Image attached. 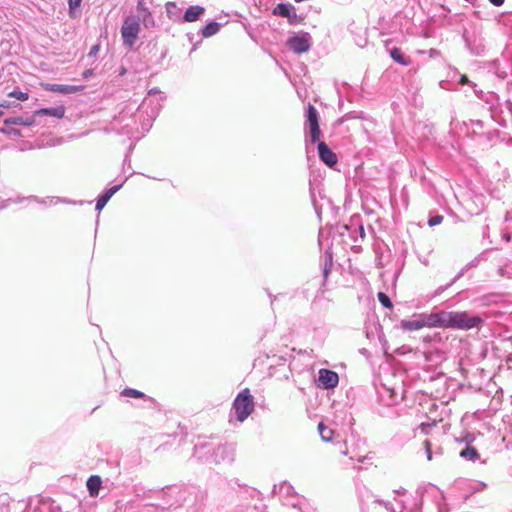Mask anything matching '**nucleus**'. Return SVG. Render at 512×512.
I'll use <instances>...</instances> for the list:
<instances>
[{"mask_svg":"<svg viewBox=\"0 0 512 512\" xmlns=\"http://www.w3.org/2000/svg\"><path fill=\"white\" fill-rule=\"evenodd\" d=\"M232 410L239 422H244L254 411V399L248 388L243 389L234 399Z\"/></svg>","mask_w":512,"mask_h":512,"instance_id":"obj_3","label":"nucleus"},{"mask_svg":"<svg viewBox=\"0 0 512 512\" xmlns=\"http://www.w3.org/2000/svg\"><path fill=\"white\" fill-rule=\"evenodd\" d=\"M321 266L325 283L333 266V256L330 249H327L323 256L321 257Z\"/></svg>","mask_w":512,"mask_h":512,"instance_id":"obj_18","label":"nucleus"},{"mask_svg":"<svg viewBox=\"0 0 512 512\" xmlns=\"http://www.w3.org/2000/svg\"><path fill=\"white\" fill-rule=\"evenodd\" d=\"M317 148L319 158L323 163H325L328 167H333L337 164V155L328 147L325 142L319 141Z\"/></svg>","mask_w":512,"mask_h":512,"instance_id":"obj_10","label":"nucleus"},{"mask_svg":"<svg viewBox=\"0 0 512 512\" xmlns=\"http://www.w3.org/2000/svg\"><path fill=\"white\" fill-rule=\"evenodd\" d=\"M478 437H482V434L479 432L463 431L459 436H456L454 440L459 445L464 444L465 448H473L471 445Z\"/></svg>","mask_w":512,"mask_h":512,"instance_id":"obj_14","label":"nucleus"},{"mask_svg":"<svg viewBox=\"0 0 512 512\" xmlns=\"http://www.w3.org/2000/svg\"><path fill=\"white\" fill-rule=\"evenodd\" d=\"M205 12V8L200 5L189 6L183 16L184 21L194 22Z\"/></svg>","mask_w":512,"mask_h":512,"instance_id":"obj_17","label":"nucleus"},{"mask_svg":"<svg viewBox=\"0 0 512 512\" xmlns=\"http://www.w3.org/2000/svg\"><path fill=\"white\" fill-rule=\"evenodd\" d=\"M351 236L352 238L354 239V241H357V238L355 236H353V234L351 233Z\"/></svg>","mask_w":512,"mask_h":512,"instance_id":"obj_49","label":"nucleus"},{"mask_svg":"<svg viewBox=\"0 0 512 512\" xmlns=\"http://www.w3.org/2000/svg\"><path fill=\"white\" fill-rule=\"evenodd\" d=\"M311 199H312V202H313V205H314V208H315V211L318 215H320V211L316 205V201H315V195L313 192H311Z\"/></svg>","mask_w":512,"mask_h":512,"instance_id":"obj_40","label":"nucleus"},{"mask_svg":"<svg viewBox=\"0 0 512 512\" xmlns=\"http://www.w3.org/2000/svg\"><path fill=\"white\" fill-rule=\"evenodd\" d=\"M424 327H442L446 328L447 311H439L436 313L420 314Z\"/></svg>","mask_w":512,"mask_h":512,"instance_id":"obj_8","label":"nucleus"},{"mask_svg":"<svg viewBox=\"0 0 512 512\" xmlns=\"http://www.w3.org/2000/svg\"><path fill=\"white\" fill-rule=\"evenodd\" d=\"M2 115H3V112H2V111H0V117H1Z\"/></svg>","mask_w":512,"mask_h":512,"instance_id":"obj_50","label":"nucleus"},{"mask_svg":"<svg viewBox=\"0 0 512 512\" xmlns=\"http://www.w3.org/2000/svg\"><path fill=\"white\" fill-rule=\"evenodd\" d=\"M504 221L505 222H510L512 221V212L511 211H507L505 216H504Z\"/></svg>","mask_w":512,"mask_h":512,"instance_id":"obj_41","label":"nucleus"},{"mask_svg":"<svg viewBox=\"0 0 512 512\" xmlns=\"http://www.w3.org/2000/svg\"><path fill=\"white\" fill-rule=\"evenodd\" d=\"M354 225L356 226L355 231H357L359 233V236H360L361 239H364V237H365L364 227H363L362 224L358 223V219H352L351 220V225L350 226L346 225L345 228L347 230H350L352 228V226H354Z\"/></svg>","mask_w":512,"mask_h":512,"instance_id":"obj_27","label":"nucleus"},{"mask_svg":"<svg viewBox=\"0 0 512 512\" xmlns=\"http://www.w3.org/2000/svg\"><path fill=\"white\" fill-rule=\"evenodd\" d=\"M125 73H126V69H125V68H121V70H120V73H119V74H120V75H124Z\"/></svg>","mask_w":512,"mask_h":512,"instance_id":"obj_47","label":"nucleus"},{"mask_svg":"<svg viewBox=\"0 0 512 512\" xmlns=\"http://www.w3.org/2000/svg\"><path fill=\"white\" fill-rule=\"evenodd\" d=\"M171 8H176L175 3L169 2V3L167 4V13H168V14H170V13H171V10H170Z\"/></svg>","mask_w":512,"mask_h":512,"instance_id":"obj_44","label":"nucleus"},{"mask_svg":"<svg viewBox=\"0 0 512 512\" xmlns=\"http://www.w3.org/2000/svg\"><path fill=\"white\" fill-rule=\"evenodd\" d=\"M127 179L128 177H126L121 183L104 190L96 200L95 210L100 212L106 206L111 197L122 188Z\"/></svg>","mask_w":512,"mask_h":512,"instance_id":"obj_13","label":"nucleus"},{"mask_svg":"<svg viewBox=\"0 0 512 512\" xmlns=\"http://www.w3.org/2000/svg\"><path fill=\"white\" fill-rule=\"evenodd\" d=\"M377 297L383 307L391 308L393 306L390 297L387 294H385L384 292H379Z\"/></svg>","mask_w":512,"mask_h":512,"instance_id":"obj_28","label":"nucleus"},{"mask_svg":"<svg viewBox=\"0 0 512 512\" xmlns=\"http://www.w3.org/2000/svg\"><path fill=\"white\" fill-rule=\"evenodd\" d=\"M148 8L145 6V3L143 0L137 1L136 11L137 14L146 11Z\"/></svg>","mask_w":512,"mask_h":512,"instance_id":"obj_35","label":"nucleus"},{"mask_svg":"<svg viewBox=\"0 0 512 512\" xmlns=\"http://www.w3.org/2000/svg\"><path fill=\"white\" fill-rule=\"evenodd\" d=\"M82 0H68L69 15L71 18L76 17L75 10L80 7Z\"/></svg>","mask_w":512,"mask_h":512,"instance_id":"obj_30","label":"nucleus"},{"mask_svg":"<svg viewBox=\"0 0 512 512\" xmlns=\"http://www.w3.org/2000/svg\"><path fill=\"white\" fill-rule=\"evenodd\" d=\"M307 124L311 143L319 142L321 131L319 127V115L317 109L309 104L306 110Z\"/></svg>","mask_w":512,"mask_h":512,"instance_id":"obj_6","label":"nucleus"},{"mask_svg":"<svg viewBox=\"0 0 512 512\" xmlns=\"http://www.w3.org/2000/svg\"><path fill=\"white\" fill-rule=\"evenodd\" d=\"M450 424L443 419L422 422L413 430V437L420 441L423 448L439 447L448 437Z\"/></svg>","mask_w":512,"mask_h":512,"instance_id":"obj_1","label":"nucleus"},{"mask_svg":"<svg viewBox=\"0 0 512 512\" xmlns=\"http://www.w3.org/2000/svg\"><path fill=\"white\" fill-rule=\"evenodd\" d=\"M460 456L472 461L479 457L477 450H461Z\"/></svg>","mask_w":512,"mask_h":512,"instance_id":"obj_31","label":"nucleus"},{"mask_svg":"<svg viewBox=\"0 0 512 512\" xmlns=\"http://www.w3.org/2000/svg\"><path fill=\"white\" fill-rule=\"evenodd\" d=\"M463 274H464V272H463V270H461V271H460V272H459V273H458V274H457V275L452 279V281H451V282L446 286V288H447V287H449V286H451L453 283H455V282H456L460 277H462V276H463Z\"/></svg>","mask_w":512,"mask_h":512,"instance_id":"obj_38","label":"nucleus"},{"mask_svg":"<svg viewBox=\"0 0 512 512\" xmlns=\"http://www.w3.org/2000/svg\"><path fill=\"white\" fill-rule=\"evenodd\" d=\"M121 395L124 396V397H130V398H145L146 395L137 390V389H134V388H124L122 391H121Z\"/></svg>","mask_w":512,"mask_h":512,"instance_id":"obj_25","label":"nucleus"},{"mask_svg":"<svg viewBox=\"0 0 512 512\" xmlns=\"http://www.w3.org/2000/svg\"><path fill=\"white\" fill-rule=\"evenodd\" d=\"M293 5L290 3H278L276 7L273 10V13L275 15L287 18L290 16V13H292Z\"/></svg>","mask_w":512,"mask_h":512,"instance_id":"obj_24","label":"nucleus"},{"mask_svg":"<svg viewBox=\"0 0 512 512\" xmlns=\"http://www.w3.org/2000/svg\"><path fill=\"white\" fill-rule=\"evenodd\" d=\"M64 115L65 107L63 105L50 108H41L34 111V116H51L56 119H62Z\"/></svg>","mask_w":512,"mask_h":512,"instance_id":"obj_15","label":"nucleus"},{"mask_svg":"<svg viewBox=\"0 0 512 512\" xmlns=\"http://www.w3.org/2000/svg\"><path fill=\"white\" fill-rule=\"evenodd\" d=\"M94 74V71L93 69H86L83 71L82 73V78L83 79H88L89 77H91L92 75Z\"/></svg>","mask_w":512,"mask_h":512,"instance_id":"obj_36","label":"nucleus"},{"mask_svg":"<svg viewBox=\"0 0 512 512\" xmlns=\"http://www.w3.org/2000/svg\"><path fill=\"white\" fill-rule=\"evenodd\" d=\"M502 239L506 242L511 241V234L506 230H502Z\"/></svg>","mask_w":512,"mask_h":512,"instance_id":"obj_37","label":"nucleus"},{"mask_svg":"<svg viewBox=\"0 0 512 512\" xmlns=\"http://www.w3.org/2000/svg\"><path fill=\"white\" fill-rule=\"evenodd\" d=\"M443 221V216L442 215H434V216H431L428 220V225L430 227H434V226H437L439 224H441Z\"/></svg>","mask_w":512,"mask_h":512,"instance_id":"obj_32","label":"nucleus"},{"mask_svg":"<svg viewBox=\"0 0 512 512\" xmlns=\"http://www.w3.org/2000/svg\"><path fill=\"white\" fill-rule=\"evenodd\" d=\"M400 327L404 331H417V330L422 329L424 326H423L421 316H420V314H418V315H415L413 319L402 320L400 322Z\"/></svg>","mask_w":512,"mask_h":512,"instance_id":"obj_16","label":"nucleus"},{"mask_svg":"<svg viewBox=\"0 0 512 512\" xmlns=\"http://www.w3.org/2000/svg\"><path fill=\"white\" fill-rule=\"evenodd\" d=\"M288 48L297 53H305L311 47V36L309 33H304L300 36L290 37L287 41Z\"/></svg>","mask_w":512,"mask_h":512,"instance_id":"obj_7","label":"nucleus"},{"mask_svg":"<svg viewBox=\"0 0 512 512\" xmlns=\"http://www.w3.org/2000/svg\"><path fill=\"white\" fill-rule=\"evenodd\" d=\"M318 430L321 435V438L324 441H327V442L330 441L331 435H332L331 429L327 428L322 422H320L318 425Z\"/></svg>","mask_w":512,"mask_h":512,"instance_id":"obj_26","label":"nucleus"},{"mask_svg":"<svg viewBox=\"0 0 512 512\" xmlns=\"http://www.w3.org/2000/svg\"><path fill=\"white\" fill-rule=\"evenodd\" d=\"M136 17H139V23H142L145 28L149 29L155 27V20L149 9L138 13Z\"/></svg>","mask_w":512,"mask_h":512,"instance_id":"obj_22","label":"nucleus"},{"mask_svg":"<svg viewBox=\"0 0 512 512\" xmlns=\"http://www.w3.org/2000/svg\"><path fill=\"white\" fill-rule=\"evenodd\" d=\"M221 24L216 21H211L201 29V35L204 38L211 37L218 33Z\"/></svg>","mask_w":512,"mask_h":512,"instance_id":"obj_23","label":"nucleus"},{"mask_svg":"<svg viewBox=\"0 0 512 512\" xmlns=\"http://www.w3.org/2000/svg\"><path fill=\"white\" fill-rule=\"evenodd\" d=\"M339 376L336 372L322 368L319 370L318 386L323 389H332L338 385Z\"/></svg>","mask_w":512,"mask_h":512,"instance_id":"obj_9","label":"nucleus"},{"mask_svg":"<svg viewBox=\"0 0 512 512\" xmlns=\"http://www.w3.org/2000/svg\"><path fill=\"white\" fill-rule=\"evenodd\" d=\"M390 56L391 58L403 66H408L411 63V59L407 56H405L400 48L394 47L390 50Z\"/></svg>","mask_w":512,"mask_h":512,"instance_id":"obj_21","label":"nucleus"},{"mask_svg":"<svg viewBox=\"0 0 512 512\" xmlns=\"http://www.w3.org/2000/svg\"><path fill=\"white\" fill-rule=\"evenodd\" d=\"M484 319L479 315H470L466 311H447L446 328L471 330L479 328Z\"/></svg>","mask_w":512,"mask_h":512,"instance_id":"obj_2","label":"nucleus"},{"mask_svg":"<svg viewBox=\"0 0 512 512\" xmlns=\"http://www.w3.org/2000/svg\"><path fill=\"white\" fill-rule=\"evenodd\" d=\"M102 480L98 475H92L86 482L87 489L91 497H97L101 489Z\"/></svg>","mask_w":512,"mask_h":512,"instance_id":"obj_19","label":"nucleus"},{"mask_svg":"<svg viewBox=\"0 0 512 512\" xmlns=\"http://www.w3.org/2000/svg\"><path fill=\"white\" fill-rule=\"evenodd\" d=\"M11 133H12L13 135H15V136H21V132H20V130H18V129H13V130L11 131Z\"/></svg>","mask_w":512,"mask_h":512,"instance_id":"obj_45","label":"nucleus"},{"mask_svg":"<svg viewBox=\"0 0 512 512\" xmlns=\"http://www.w3.org/2000/svg\"><path fill=\"white\" fill-rule=\"evenodd\" d=\"M467 83H469V80H468L467 76L462 75L461 78H460V84L464 85V84H467Z\"/></svg>","mask_w":512,"mask_h":512,"instance_id":"obj_43","label":"nucleus"},{"mask_svg":"<svg viewBox=\"0 0 512 512\" xmlns=\"http://www.w3.org/2000/svg\"><path fill=\"white\" fill-rule=\"evenodd\" d=\"M139 32V17H136L135 15L127 16L124 19L123 25L121 27V37L123 44L127 47H132L138 38Z\"/></svg>","mask_w":512,"mask_h":512,"instance_id":"obj_5","label":"nucleus"},{"mask_svg":"<svg viewBox=\"0 0 512 512\" xmlns=\"http://www.w3.org/2000/svg\"><path fill=\"white\" fill-rule=\"evenodd\" d=\"M488 1H489L492 5L499 7V6H501V5H503V4H504V1H505V0H488Z\"/></svg>","mask_w":512,"mask_h":512,"instance_id":"obj_39","label":"nucleus"},{"mask_svg":"<svg viewBox=\"0 0 512 512\" xmlns=\"http://www.w3.org/2000/svg\"><path fill=\"white\" fill-rule=\"evenodd\" d=\"M164 97L160 95L158 88H152L148 91V97L145 98L142 104L138 107L140 112L147 114V125L150 126L151 122L157 117L161 108Z\"/></svg>","mask_w":512,"mask_h":512,"instance_id":"obj_4","label":"nucleus"},{"mask_svg":"<svg viewBox=\"0 0 512 512\" xmlns=\"http://www.w3.org/2000/svg\"><path fill=\"white\" fill-rule=\"evenodd\" d=\"M10 105H11L10 102L7 100L0 102V108H9Z\"/></svg>","mask_w":512,"mask_h":512,"instance_id":"obj_42","label":"nucleus"},{"mask_svg":"<svg viewBox=\"0 0 512 512\" xmlns=\"http://www.w3.org/2000/svg\"><path fill=\"white\" fill-rule=\"evenodd\" d=\"M8 96L16 98L19 101H26L29 98L28 93L20 91V90H13L8 93Z\"/></svg>","mask_w":512,"mask_h":512,"instance_id":"obj_29","label":"nucleus"},{"mask_svg":"<svg viewBox=\"0 0 512 512\" xmlns=\"http://www.w3.org/2000/svg\"><path fill=\"white\" fill-rule=\"evenodd\" d=\"M34 115L32 117L15 116L4 120L5 125L32 126L35 123Z\"/></svg>","mask_w":512,"mask_h":512,"instance_id":"obj_20","label":"nucleus"},{"mask_svg":"<svg viewBox=\"0 0 512 512\" xmlns=\"http://www.w3.org/2000/svg\"><path fill=\"white\" fill-rule=\"evenodd\" d=\"M24 200H28V201H35L39 204H44V205H55L59 202H62V200L60 198H56V197H48V198H45V199H39L38 197L36 196H29L27 198H16L15 200H11V199H8V200H4L1 202V205H0V211L7 208L10 204V202H13V203H21L22 201Z\"/></svg>","mask_w":512,"mask_h":512,"instance_id":"obj_11","label":"nucleus"},{"mask_svg":"<svg viewBox=\"0 0 512 512\" xmlns=\"http://www.w3.org/2000/svg\"><path fill=\"white\" fill-rule=\"evenodd\" d=\"M427 457L429 460L431 459V450L430 449H427Z\"/></svg>","mask_w":512,"mask_h":512,"instance_id":"obj_46","label":"nucleus"},{"mask_svg":"<svg viewBox=\"0 0 512 512\" xmlns=\"http://www.w3.org/2000/svg\"><path fill=\"white\" fill-rule=\"evenodd\" d=\"M290 24H297L299 23V17L295 11V7H293L292 13H290V16L287 17Z\"/></svg>","mask_w":512,"mask_h":512,"instance_id":"obj_33","label":"nucleus"},{"mask_svg":"<svg viewBox=\"0 0 512 512\" xmlns=\"http://www.w3.org/2000/svg\"><path fill=\"white\" fill-rule=\"evenodd\" d=\"M43 88L46 91L51 92H57L60 94H73L77 92H81L84 90V85H62V84H54V83H47L43 85Z\"/></svg>","mask_w":512,"mask_h":512,"instance_id":"obj_12","label":"nucleus"},{"mask_svg":"<svg viewBox=\"0 0 512 512\" xmlns=\"http://www.w3.org/2000/svg\"><path fill=\"white\" fill-rule=\"evenodd\" d=\"M100 50V45L99 44H95L93 45L91 48H90V51L88 53V57L89 58H94L96 57V55L98 54Z\"/></svg>","mask_w":512,"mask_h":512,"instance_id":"obj_34","label":"nucleus"},{"mask_svg":"<svg viewBox=\"0 0 512 512\" xmlns=\"http://www.w3.org/2000/svg\"><path fill=\"white\" fill-rule=\"evenodd\" d=\"M465 1H466V2H468V3H470V4H472V5H475V1H476V0H465Z\"/></svg>","mask_w":512,"mask_h":512,"instance_id":"obj_48","label":"nucleus"}]
</instances>
